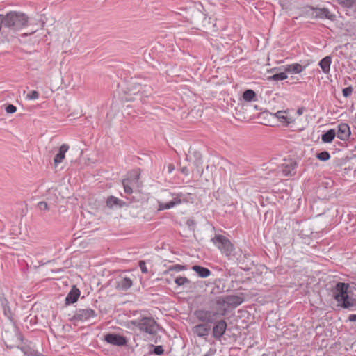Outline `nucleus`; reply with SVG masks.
<instances>
[{
    "label": "nucleus",
    "instance_id": "f257e3e1",
    "mask_svg": "<svg viewBox=\"0 0 356 356\" xmlns=\"http://www.w3.org/2000/svg\"><path fill=\"white\" fill-rule=\"evenodd\" d=\"M348 284L338 282L332 291L334 298L346 309H350L355 305V300L348 297Z\"/></svg>",
    "mask_w": 356,
    "mask_h": 356
},
{
    "label": "nucleus",
    "instance_id": "f03ea898",
    "mask_svg": "<svg viewBox=\"0 0 356 356\" xmlns=\"http://www.w3.org/2000/svg\"><path fill=\"white\" fill-rule=\"evenodd\" d=\"M6 345L9 348L17 347L27 355H34V350L23 343L22 336L19 332L15 330L13 332H6L4 336Z\"/></svg>",
    "mask_w": 356,
    "mask_h": 356
},
{
    "label": "nucleus",
    "instance_id": "7ed1b4c3",
    "mask_svg": "<svg viewBox=\"0 0 356 356\" xmlns=\"http://www.w3.org/2000/svg\"><path fill=\"white\" fill-rule=\"evenodd\" d=\"M4 27L18 30L26 26L28 17L22 13L10 12L4 15Z\"/></svg>",
    "mask_w": 356,
    "mask_h": 356
},
{
    "label": "nucleus",
    "instance_id": "20e7f679",
    "mask_svg": "<svg viewBox=\"0 0 356 356\" xmlns=\"http://www.w3.org/2000/svg\"><path fill=\"white\" fill-rule=\"evenodd\" d=\"M130 323L137 327L140 332L154 334L158 330V324L152 317H143L140 319L133 320Z\"/></svg>",
    "mask_w": 356,
    "mask_h": 356
},
{
    "label": "nucleus",
    "instance_id": "39448f33",
    "mask_svg": "<svg viewBox=\"0 0 356 356\" xmlns=\"http://www.w3.org/2000/svg\"><path fill=\"white\" fill-rule=\"evenodd\" d=\"M211 241L226 257H229L232 254L234 246L226 236L218 234L211 239Z\"/></svg>",
    "mask_w": 356,
    "mask_h": 356
},
{
    "label": "nucleus",
    "instance_id": "423d86ee",
    "mask_svg": "<svg viewBox=\"0 0 356 356\" xmlns=\"http://www.w3.org/2000/svg\"><path fill=\"white\" fill-rule=\"evenodd\" d=\"M297 163L292 159H285L277 167V174L282 176H293L296 174Z\"/></svg>",
    "mask_w": 356,
    "mask_h": 356
},
{
    "label": "nucleus",
    "instance_id": "0eeeda50",
    "mask_svg": "<svg viewBox=\"0 0 356 356\" xmlns=\"http://www.w3.org/2000/svg\"><path fill=\"white\" fill-rule=\"evenodd\" d=\"M195 317L204 323H213L218 316V313L215 311L207 309H197L194 312Z\"/></svg>",
    "mask_w": 356,
    "mask_h": 356
},
{
    "label": "nucleus",
    "instance_id": "6e6552de",
    "mask_svg": "<svg viewBox=\"0 0 356 356\" xmlns=\"http://www.w3.org/2000/svg\"><path fill=\"white\" fill-rule=\"evenodd\" d=\"M172 200L168 202H159L158 211L170 209L186 201V195L181 193L172 194Z\"/></svg>",
    "mask_w": 356,
    "mask_h": 356
},
{
    "label": "nucleus",
    "instance_id": "1a4fd4ad",
    "mask_svg": "<svg viewBox=\"0 0 356 356\" xmlns=\"http://www.w3.org/2000/svg\"><path fill=\"white\" fill-rule=\"evenodd\" d=\"M140 174L138 171H134L130 175V177L124 179L122 181L124 193L131 195L133 193V188L138 186Z\"/></svg>",
    "mask_w": 356,
    "mask_h": 356
},
{
    "label": "nucleus",
    "instance_id": "9d476101",
    "mask_svg": "<svg viewBox=\"0 0 356 356\" xmlns=\"http://www.w3.org/2000/svg\"><path fill=\"white\" fill-rule=\"evenodd\" d=\"M310 8L312 10V15L315 18L334 20L336 17L335 15L331 13L329 9L326 8H314L311 6Z\"/></svg>",
    "mask_w": 356,
    "mask_h": 356
},
{
    "label": "nucleus",
    "instance_id": "9b49d317",
    "mask_svg": "<svg viewBox=\"0 0 356 356\" xmlns=\"http://www.w3.org/2000/svg\"><path fill=\"white\" fill-rule=\"evenodd\" d=\"M97 316L96 312L92 309H82L76 312L74 318L76 321H86Z\"/></svg>",
    "mask_w": 356,
    "mask_h": 356
},
{
    "label": "nucleus",
    "instance_id": "f8f14e48",
    "mask_svg": "<svg viewBox=\"0 0 356 356\" xmlns=\"http://www.w3.org/2000/svg\"><path fill=\"white\" fill-rule=\"evenodd\" d=\"M104 339L107 343L114 346H122L127 343L125 337L113 333L106 334Z\"/></svg>",
    "mask_w": 356,
    "mask_h": 356
},
{
    "label": "nucleus",
    "instance_id": "ddd939ff",
    "mask_svg": "<svg viewBox=\"0 0 356 356\" xmlns=\"http://www.w3.org/2000/svg\"><path fill=\"white\" fill-rule=\"evenodd\" d=\"M337 2L348 15L356 17V0H337Z\"/></svg>",
    "mask_w": 356,
    "mask_h": 356
},
{
    "label": "nucleus",
    "instance_id": "4468645a",
    "mask_svg": "<svg viewBox=\"0 0 356 356\" xmlns=\"http://www.w3.org/2000/svg\"><path fill=\"white\" fill-rule=\"evenodd\" d=\"M215 323L213 327V337L218 340H220L226 331L227 323L224 320H220Z\"/></svg>",
    "mask_w": 356,
    "mask_h": 356
},
{
    "label": "nucleus",
    "instance_id": "2eb2a0df",
    "mask_svg": "<svg viewBox=\"0 0 356 356\" xmlns=\"http://www.w3.org/2000/svg\"><path fill=\"white\" fill-rule=\"evenodd\" d=\"M211 330V326L207 323H200L195 325L192 328L193 332L197 336L205 338L208 336Z\"/></svg>",
    "mask_w": 356,
    "mask_h": 356
},
{
    "label": "nucleus",
    "instance_id": "dca6fc26",
    "mask_svg": "<svg viewBox=\"0 0 356 356\" xmlns=\"http://www.w3.org/2000/svg\"><path fill=\"white\" fill-rule=\"evenodd\" d=\"M69 148L70 147L67 144H63L59 147L58 152L56 154L54 159V164L55 167L63 161L65 157V153L68 151Z\"/></svg>",
    "mask_w": 356,
    "mask_h": 356
},
{
    "label": "nucleus",
    "instance_id": "f3484780",
    "mask_svg": "<svg viewBox=\"0 0 356 356\" xmlns=\"http://www.w3.org/2000/svg\"><path fill=\"white\" fill-rule=\"evenodd\" d=\"M338 138H339L341 140H347L350 135V131L349 126L346 123L340 124L338 126V131L336 134Z\"/></svg>",
    "mask_w": 356,
    "mask_h": 356
},
{
    "label": "nucleus",
    "instance_id": "a211bd4d",
    "mask_svg": "<svg viewBox=\"0 0 356 356\" xmlns=\"http://www.w3.org/2000/svg\"><path fill=\"white\" fill-rule=\"evenodd\" d=\"M80 296V291L74 286L65 298L66 304H73L76 302Z\"/></svg>",
    "mask_w": 356,
    "mask_h": 356
},
{
    "label": "nucleus",
    "instance_id": "6ab92c4d",
    "mask_svg": "<svg viewBox=\"0 0 356 356\" xmlns=\"http://www.w3.org/2000/svg\"><path fill=\"white\" fill-rule=\"evenodd\" d=\"M132 286V280L127 277H120L117 281V287L125 291Z\"/></svg>",
    "mask_w": 356,
    "mask_h": 356
},
{
    "label": "nucleus",
    "instance_id": "aec40b11",
    "mask_svg": "<svg viewBox=\"0 0 356 356\" xmlns=\"http://www.w3.org/2000/svg\"><path fill=\"white\" fill-rule=\"evenodd\" d=\"M285 72L298 74L303 71L304 67L299 63H293L282 66Z\"/></svg>",
    "mask_w": 356,
    "mask_h": 356
},
{
    "label": "nucleus",
    "instance_id": "412c9836",
    "mask_svg": "<svg viewBox=\"0 0 356 356\" xmlns=\"http://www.w3.org/2000/svg\"><path fill=\"white\" fill-rule=\"evenodd\" d=\"M331 57L325 56L319 62V66L322 69V71L325 74H328L330 70V65H331Z\"/></svg>",
    "mask_w": 356,
    "mask_h": 356
},
{
    "label": "nucleus",
    "instance_id": "4be33fe9",
    "mask_svg": "<svg viewBox=\"0 0 356 356\" xmlns=\"http://www.w3.org/2000/svg\"><path fill=\"white\" fill-rule=\"evenodd\" d=\"M192 269L197 273V274L202 278L207 277L211 275V271L204 267L195 265L192 267Z\"/></svg>",
    "mask_w": 356,
    "mask_h": 356
},
{
    "label": "nucleus",
    "instance_id": "5701e85b",
    "mask_svg": "<svg viewBox=\"0 0 356 356\" xmlns=\"http://www.w3.org/2000/svg\"><path fill=\"white\" fill-rule=\"evenodd\" d=\"M285 113L286 111H279L275 113V115L280 122L285 124L286 125H289V124L292 123L293 120L291 118H289L287 115H286Z\"/></svg>",
    "mask_w": 356,
    "mask_h": 356
},
{
    "label": "nucleus",
    "instance_id": "b1692460",
    "mask_svg": "<svg viewBox=\"0 0 356 356\" xmlns=\"http://www.w3.org/2000/svg\"><path fill=\"white\" fill-rule=\"evenodd\" d=\"M335 136V131L334 129H330L322 135V140L324 143H331L334 140Z\"/></svg>",
    "mask_w": 356,
    "mask_h": 356
},
{
    "label": "nucleus",
    "instance_id": "393cba45",
    "mask_svg": "<svg viewBox=\"0 0 356 356\" xmlns=\"http://www.w3.org/2000/svg\"><path fill=\"white\" fill-rule=\"evenodd\" d=\"M256 97V94L254 90L248 89L246 90L243 94V98L246 102H251L254 100Z\"/></svg>",
    "mask_w": 356,
    "mask_h": 356
},
{
    "label": "nucleus",
    "instance_id": "a878e982",
    "mask_svg": "<svg viewBox=\"0 0 356 356\" xmlns=\"http://www.w3.org/2000/svg\"><path fill=\"white\" fill-rule=\"evenodd\" d=\"M286 79H287V75H286L285 72H284L277 73V74H275L268 77V80H269V81H282V80H284Z\"/></svg>",
    "mask_w": 356,
    "mask_h": 356
},
{
    "label": "nucleus",
    "instance_id": "bb28decb",
    "mask_svg": "<svg viewBox=\"0 0 356 356\" xmlns=\"http://www.w3.org/2000/svg\"><path fill=\"white\" fill-rule=\"evenodd\" d=\"M226 302L229 305H232L236 307L242 302V299L238 296H229L227 298Z\"/></svg>",
    "mask_w": 356,
    "mask_h": 356
},
{
    "label": "nucleus",
    "instance_id": "cd10ccee",
    "mask_svg": "<svg viewBox=\"0 0 356 356\" xmlns=\"http://www.w3.org/2000/svg\"><path fill=\"white\" fill-rule=\"evenodd\" d=\"M123 204L124 202L121 200L113 196H111L107 200V204L110 207H113V205H120L121 207Z\"/></svg>",
    "mask_w": 356,
    "mask_h": 356
},
{
    "label": "nucleus",
    "instance_id": "c85d7f7f",
    "mask_svg": "<svg viewBox=\"0 0 356 356\" xmlns=\"http://www.w3.org/2000/svg\"><path fill=\"white\" fill-rule=\"evenodd\" d=\"M316 157L320 161H326L329 160V159L330 158V155L327 152L324 151V152L317 154Z\"/></svg>",
    "mask_w": 356,
    "mask_h": 356
},
{
    "label": "nucleus",
    "instance_id": "c756f323",
    "mask_svg": "<svg viewBox=\"0 0 356 356\" xmlns=\"http://www.w3.org/2000/svg\"><path fill=\"white\" fill-rule=\"evenodd\" d=\"M4 302H5L2 303L3 308V313L8 318L10 319L12 317L11 310H10V307L7 305V303H6L7 301L5 300Z\"/></svg>",
    "mask_w": 356,
    "mask_h": 356
},
{
    "label": "nucleus",
    "instance_id": "7c9ffc66",
    "mask_svg": "<svg viewBox=\"0 0 356 356\" xmlns=\"http://www.w3.org/2000/svg\"><path fill=\"white\" fill-rule=\"evenodd\" d=\"M175 282L178 285V286H182L186 283H189L190 281L185 277H177L175 280Z\"/></svg>",
    "mask_w": 356,
    "mask_h": 356
},
{
    "label": "nucleus",
    "instance_id": "2f4dec72",
    "mask_svg": "<svg viewBox=\"0 0 356 356\" xmlns=\"http://www.w3.org/2000/svg\"><path fill=\"white\" fill-rule=\"evenodd\" d=\"M38 97L39 93L35 90L32 91L31 93L26 95V98L29 99H37Z\"/></svg>",
    "mask_w": 356,
    "mask_h": 356
},
{
    "label": "nucleus",
    "instance_id": "473e14b6",
    "mask_svg": "<svg viewBox=\"0 0 356 356\" xmlns=\"http://www.w3.org/2000/svg\"><path fill=\"white\" fill-rule=\"evenodd\" d=\"M184 269V267L179 264H176V265L170 266L168 268L169 270H174V271H177V272L181 271Z\"/></svg>",
    "mask_w": 356,
    "mask_h": 356
},
{
    "label": "nucleus",
    "instance_id": "72a5a7b5",
    "mask_svg": "<svg viewBox=\"0 0 356 356\" xmlns=\"http://www.w3.org/2000/svg\"><path fill=\"white\" fill-rule=\"evenodd\" d=\"M17 111V108H16V106L13 105V104H8L6 107V111L8 113H15Z\"/></svg>",
    "mask_w": 356,
    "mask_h": 356
},
{
    "label": "nucleus",
    "instance_id": "f704fd0d",
    "mask_svg": "<svg viewBox=\"0 0 356 356\" xmlns=\"http://www.w3.org/2000/svg\"><path fill=\"white\" fill-rule=\"evenodd\" d=\"M38 207L40 210H44V211L49 210V206H48L47 203L45 202H43V201L38 202Z\"/></svg>",
    "mask_w": 356,
    "mask_h": 356
},
{
    "label": "nucleus",
    "instance_id": "c9c22d12",
    "mask_svg": "<svg viewBox=\"0 0 356 356\" xmlns=\"http://www.w3.org/2000/svg\"><path fill=\"white\" fill-rule=\"evenodd\" d=\"M138 266L141 270V271L143 273H147L148 272L147 270V266H146V264L145 261H139V264H138Z\"/></svg>",
    "mask_w": 356,
    "mask_h": 356
},
{
    "label": "nucleus",
    "instance_id": "e433bc0d",
    "mask_svg": "<svg viewBox=\"0 0 356 356\" xmlns=\"http://www.w3.org/2000/svg\"><path fill=\"white\" fill-rule=\"evenodd\" d=\"M343 95L344 97H347L352 94L353 88L351 87H347L343 89Z\"/></svg>",
    "mask_w": 356,
    "mask_h": 356
},
{
    "label": "nucleus",
    "instance_id": "4c0bfd02",
    "mask_svg": "<svg viewBox=\"0 0 356 356\" xmlns=\"http://www.w3.org/2000/svg\"><path fill=\"white\" fill-rule=\"evenodd\" d=\"M163 348L161 346H155L154 348V353L160 355L163 353Z\"/></svg>",
    "mask_w": 356,
    "mask_h": 356
},
{
    "label": "nucleus",
    "instance_id": "58836bf2",
    "mask_svg": "<svg viewBox=\"0 0 356 356\" xmlns=\"http://www.w3.org/2000/svg\"><path fill=\"white\" fill-rule=\"evenodd\" d=\"M216 350L213 349H210L206 354H204L203 356H213L215 353Z\"/></svg>",
    "mask_w": 356,
    "mask_h": 356
},
{
    "label": "nucleus",
    "instance_id": "ea45409f",
    "mask_svg": "<svg viewBox=\"0 0 356 356\" xmlns=\"http://www.w3.org/2000/svg\"><path fill=\"white\" fill-rule=\"evenodd\" d=\"M181 172L184 174L185 175H188L189 174V170L186 167H183L181 169Z\"/></svg>",
    "mask_w": 356,
    "mask_h": 356
},
{
    "label": "nucleus",
    "instance_id": "a19ab883",
    "mask_svg": "<svg viewBox=\"0 0 356 356\" xmlns=\"http://www.w3.org/2000/svg\"><path fill=\"white\" fill-rule=\"evenodd\" d=\"M348 320L350 321H356V314H350V315H349Z\"/></svg>",
    "mask_w": 356,
    "mask_h": 356
},
{
    "label": "nucleus",
    "instance_id": "79ce46f5",
    "mask_svg": "<svg viewBox=\"0 0 356 356\" xmlns=\"http://www.w3.org/2000/svg\"><path fill=\"white\" fill-rule=\"evenodd\" d=\"M303 111H304V108H299L298 110H297V114L298 115H301L302 113H303Z\"/></svg>",
    "mask_w": 356,
    "mask_h": 356
},
{
    "label": "nucleus",
    "instance_id": "37998d69",
    "mask_svg": "<svg viewBox=\"0 0 356 356\" xmlns=\"http://www.w3.org/2000/svg\"><path fill=\"white\" fill-rule=\"evenodd\" d=\"M186 223L188 225L191 226L194 224V221L193 220H188Z\"/></svg>",
    "mask_w": 356,
    "mask_h": 356
},
{
    "label": "nucleus",
    "instance_id": "c03bdc74",
    "mask_svg": "<svg viewBox=\"0 0 356 356\" xmlns=\"http://www.w3.org/2000/svg\"><path fill=\"white\" fill-rule=\"evenodd\" d=\"M173 169V167L172 165H170L169 166V170L170 172H171V170Z\"/></svg>",
    "mask_w": 356,
    "mask_h": 356
},
{
    "label": "nucleus",
    "instance_id": "a18cd8bd",
    "mask_svg": "<svg viewBox=\"0 0 356 356\" xmlns=\"http://www.w3.org/2000/svg\"><path fill=\"white\" fill-rule=\"evenodd\" d=\"M140 92V90L139 89L136 92H134V94L139 93Z\"/></svg>",
    "mask_w": 356,
    "mask_h": 356
},
{
    "label": "nucleus",
    "instance_id": "49530a36",
    "mask_svg": "<svg viewBox=\"0 0 356 356\" xmlns=\"http://www.w3.org/2000/svg\"><path fill=\"white\" fill-rule=\"evenodd\" d=\"M138 86L140 88V89L142 88L141 85L140 84Z\"/></svg>",
    "mask_w": 356,
    "mask_h": 356
},
{
    "label": "nucleus",
    "instance_id": "de8ad7c7",
    "mask_svg": "<svg viewBox=\"0 0 356 356\" xmlns=\"http://www.w3.org/2000/svg\"><path fill=\"white\" fill-rule=\"evenodd\" d=\"M276 68H273L271 71H275Z\"/></svg>",
    "mask_w": 356,
    "mask_h": 356
}]
</instances>
